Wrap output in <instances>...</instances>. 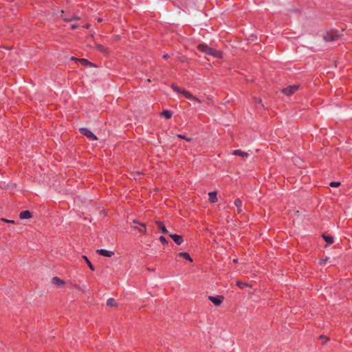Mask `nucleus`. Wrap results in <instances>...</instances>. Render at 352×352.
<instances>
[{
	"mask_svg": "<svg viewBox=\"0 0 352 352\" xmlns=\"http://www.w3.org/2000/svg\"><path fill=\"white\" fill-rule=\"evenodd\" d=\"M197 49L200 52L204 53L206 55H209V56H213L214 58H221L222 57V54L220 51L209 47L206 43L199 44L197 45Z\"/></svg>",
	"mask_w": 352,
	"mask_h": 352,
	"instance_id": "f257e3e1",
	"label": "nucleus"
},
{
	"mask_svg": "<svg viewBox=\"0 0 352 352\" xmlns=\"http://www.w3.org/2000/svg\"><path fill=\"white\" fill-rule=\"evenodd\" d=\"M339 37H340L339 34L333 33V32H326L323 36L324 40L327 42L338 41Z\"/></svg>",
	"mask_w": 352,
	"mask_h": 352,
	"instance_id": "f03ea898",
	"label": "nucleus"
},
{
	"mask_svg": "<svg viewBox=\"0 0 352 352\" xmlns=\"http://www.w3.org/2000/svg\"><path fill=\"white\" fill-rule=\"evenodd\" d=\"M298 85H289L286 88L283 89L282 92L287 96H290L293 94L298 89Z\"/></svg>",
	"mask_w": 352,
	"mask_h": 352,
	"instance_id": "7ed1b4c3",
	"label": "nucleus"
},
{
	"mask_svg": "<svg viewBox=\"0 0 352 352\" xmlns=\"http://www.w3.org/2000/svg\"><path fill=\"white\" fill-rule=\"evenodd\" d=\"M184 97H186V98H188V100H190L192 101H194L195 102H197V103H201V100L194 96L192 94H191L189 91H185V90H182V93H181Z\"/></svg>",
	"mask_w": 352,
	"mask_h": 352,
	"instance_id": "20e7f679",
	"label": "nucleus"
},
{
	"mask_svg": "<svg viewBox=\"0 0 352 352\" xmlns=\"http://www.w3.org/2000/svg\"><path fill=\"white\" fill-rule=\"evenodd\" d=\"M80 131L82 134H83L84 135H85L87 138H88L89 139H92L94 140H96L98 139L97 137L91 131H89L87 128H81L80 129Z\"/></svg>",
	"mask_w": 352,
	"mask_h": 352,
	"instance_id": "39448f33",
	"label": "nucleus"
},
{
	"mask_svg": "<svg viewBox=\"0 0 352 352\" xmlns=\"http://www.w3.org/2000/svg\"><path fill=\"white\" fill-rule=\"evenodd\" d=\"M96 252L98 254L105 257H111L114 254L113 251L107 250L105 249H98L96 250Z\"/></svg>",
	"mask_w": 352,
	"mask_h": 352,
	"instance_id": "423d86ee",
	"label": "nucleus"
},
{
	"mask_svg": "<svg viewBox=\"0 0 352 352\" xmlns=\"http://www.w3.org/2000/svg\"><path fill=\"white\" fill-rule=\"evenodd\" d=\"M170 237L174 241L175 244L181 245L184 242L183 237L181 235H178L176 234H170Z\"/></svg>",
	"mask_w": 352,
	"mask_h": 352,
	"instance_id": "0eeeda50",
	"label": "nucleus"
},
{
	"mask_svg": "<svg viewBox=\"0 0 352 352\" xmlns=\"http://www.w3.org/2000/svg\"><path fill=\"white\" fill-rule=\"evenodd\" d=\"M209 300L215 305L219 306L223 302L222 296H211L208 297Z\"/></svg>",
	"mask_w": 352,
	"mask_h": 352,
	"instance_id": "6e6552de",
	"label": "nucleus"
},
{
	"mask_svg": "<svg viewBox=\"0 0 352 352\" xmlns=\"http://www.w3.org/2000/svg\"><path fill=\"white\" fill-rule=\"evenodd\" d=\"M155 223L157 226V228L163 233V234H168V230L166 229V228L165 227L164 224L163 223V222L162 221H155Z\"/></svg>",
	"mask_w": 352,
	"mask_h": 352,
	"instance_id": "1a4fd4ad",
	"label": "nucleus"
},
{
	"mask_svg": "<svg viewBox=\"0 0 352 352\" xmlns=\"http://www.w3.org/2000/svg\"><path fill=\"white\" fill-rule=\"evenodd\" d=\"M234 204L237 208L238 213H241L243 212V204H242V201L241 199H235L234 201Z\"/></svg>",
	"mask_w": 352,
	"mask_h": 352,
	"instance_id": "9d476101",
	"label": "nucleus"
},
{
	"mask_svg": "<svg viewBox=\"0 0 352 352\" xmlns=\"http://www.w3.org/2000/svg\"><path fill=\"white\" fill-rule=\"evenodd\" d=\"M96 48L98 51L100 52L102 54H107L109 53V49L101 44L96 43Z\"/></svg>",
	"mask_w": 352,
	"mask_h": 352,
	"instance_id": "9b49d317",
	"label": "nucleus"
},
{
	"mask_svg": "<svg viewBox=\"0 0 352 352\" xmlns=\"http://www.w3.org/2000/svg\"><path fill=\"white\" fill-rule=\"evenodd\" d=\"M31 217L32 214L29 210H23L19 214V218L21 219H28Z\"/></svg>",
	"mask_w": 352,
	"mask_h": 352,
	"instance_id": "f8f14e48",
	"label": "nucleus"
},
{
	"mask_svg": "<svg viewBox=\"0 0 352 352\" xmlns=\"http://www.w3.org/2000/svg\"><path fill=\"white\" fill-rule=\"evenodd\" d=\"M140 226H131L133 229L138 230L141 233H145L146 232V227L144 223H140Z\"/></svg>",
	"mask_w": 352,
	"mask_h": 352,
	"instance_id": "ddd939ff",
	"label": "nucleus"
},
{
	"mask_svg": "<svg viewBox=\"0 0 352 352\" xmlns=\"http://www.w3.org/2000/svg\"><path fill=\"white\" fill-rule=\"evenodd\" d=\"M232 154L234 155H239L243 158L245 157H248L249 156V154L246 152H244L241 150H239V149H237V150H234L232 153Z\"/></svg>",
	"mask_w": 352,
	"mask_h": 352,
	"instance_id": "4468645a",
	"label": "nucleus"
},
{
	"mask_svg": "<svg viewBox=\"0 0 352 352\" xmlns=\"http://www.w3.org/2000/svg\"><path fill=\"white\" fill-rule=\"evenodd\" d=\"M209 200L211 203H216L217 201V192H210L208 193Z\"/></svg>",
	"mask_w": 352,
	"mask_h": 352,
	"instance_id": "2eb2a0df",
	"label": "nucleus"
},
{
	"mask_svg": "<svg viewBox=\"0 0 352 352\" xmlns=\"http://www.w3.org/2000/svg\"><path fill=\"white\" fill-rule=\"evenodd\" d=\"M61 17L65 20V21H72L73 20H78L79 19V17L78 16H72L71 17H69V16H66L64 15V12L62 10L61 11Z\"/></svg>",
	"mask_w": 352,
	"mask_h": 352,
	"instance_id": "dca6fc26",
	"label": "nucleus"
},
{
	"mask_svg": "<svg viewBox=\"0 0 352 352\" xmlns=\"http://www.w3.org/2000/svg\"><path fill=\"white\" fill-rule=\"evenodd\" d=\"M52 283H53L54 285H57V286H58V287H61V286H63V285L65 284L64 281H63V280H60V279L59 278H58V277H54V278H52Z\"/></svg>",
	"mask_w": 352,
	"mask_h": 352,
	"instance_id": "f3484780",
	"label": "nucleus"
},
{
	"mask_svg": "<svg viewBox=\"0 0 352 352\" xmlns=\"http://www.w3.org/2000/svg\"><path fill=\"white\" fill-rule=\"evenodd\" d=\"M322 237L325 242L327 243V245H329L333 243V237L331 236H327V235H322Z\"/></svg>",
	"mask_w": 352,
	"mask_h": 352,
	"instance_id": "a211bd4d",
	"label": "nucleus"
},
{
	"mask_svg": "<svg viewBox=\"0 0 352 352\" xmlns=\"http://www.w3.org/2000/svg\"><path fill=\"white\" fill-rule=\"evenodd\" d=\"M178 256L186 260H188L190 262H192V259L191 258L190 254L187 252H179L178 254Z\"/></svg>",
	"mask_w": 352,
	"mask_h": 352,
	"instance_id": "6ab92c4d",
	"label": "nucleus"
},
{
	"mask_svg": "<svg viewBox=\"0 0 352 352\" xmlns=\"http://www.w3.org/2000/svg\"><path fill=\"white\" fill-rule=\"evenodd\" d=\"M82 258L86 261L87 264L88 265L89 267L91 270L94 271L95 270L94 266L92 265L91 261L89 260L87 256L83 255Z\"/></svg>",
	"mask_w": 352,
	"mask_h": 352,
	"instance_id": "aec40b11",
	"label": "nucleus"
},
{
	"mask_svg": "<svg viewBox=\"0 0 352 352\" xmlns=\"http://www.w3.org/2000/svg\"><path fill=\"white\" fill-rule=\"evenodd\" d=\"M107 305L109 307H116L117 306V303L114 298H110L107 301Z\"/></svg>",
	"mask_w": 352,
	"mask_h": 352,
	"instance_id": "412c9836",
	"label": "nucleus"
},
{
	"mask_svg": "<svg viewBox=\"0 0 352 352\" xmlns=\"http://www.w3.org/2000/svg\"><path fill=\"white\" fill-rule=\"evenodd\" d=\"M162 115L164 116L166 119H169L172 116V112L170 110H164L162 112Z\"/></svg>",
	"mask_w": 352,
	"mask_h": 352,
	"instance_id": "4be33fe9",
	"label": "nucleus"
},
{
	"mask_svg": "<svg viewBox=\"0 0 352 352\" xmlns=\"http://www.w3.org/2000/svg\"><path fill=\"white\" fill-rule=\"evenodd\" d=\"M72 59L76 60H78V61L82 62V63H85L86 65H89L91 67L94 66V64H92L91 63H90L89 61H88L87 59H85V58L77 59V58H75L74 57H72Z\"/></svg>",
	"mask_w": 352,
	"mask_h": 352,
	"instance_id": "5701e85b",
	"label": "nucleus"
},
{
	"mask_svg": "<svg viewBox=\"0 0 352 352\" xmlns=\"http://www.w3.org/2000/svg\"><path fill=\"white\" fill-rule=\"evenodd\" d=\"M171 88L173 89V90L177 93H179V94H181L182 90L178 87L177 86H176L175 85H171Z\"/></svg>",
	"mask_w": 352,
	"mask_h": 352,
	"instance_id": "b1692460",
	"label": "nucleus"
},
{
	"mask_svg": "<svg viewBox=\"0 0 352 352\" xmlns=\"http://www.w3.org/2000/svg\"><path fill=\"white\" fill-rule=\"evenodd\" d=\"M177 137H178L179 138H181V139L185 140H186V141H187V142H190V141L192 140V138H187L186 136L183 135H181V134H177Z\"/></svg>",
	"mask_w": 352,
	"mask_h": 352,
	"instance_id": "393cba45",
	"label": "nucleus"
},
{
	"mask_svg": "<svg viewBox=\"0 0 352 352\" xmlns=\"http://www.w3.org/2000/svg\"><path fill=\"white\" fill-rule=\"evenodd\" d=\"M160 241L163 244H168V241L166 239V238L163 236H160L159 237Z\"/></svg>",
	"mask_w": 352,
	"mask_h": 352,
	"instance_id": "a878e982",
	"label": "nucleus"
},
{
	"mask_svg": "<svg viewBox=\"0 0 352 352\" xmlns=\"http://www.w3.org/2000/svg\"><path fill=\"white\" fill-rule=\"evenodd\" d=\"M340 185V183L338 182H331L330 183V186L331 187H338Z\"/></svg>",
	"mask_w": 352,
	"mask_h": 352,
	"instance_id": "bb28decb",
	"label": "nucleus"
},
{
	"mask_svg": "<svg viewBox=\"0 0 352 352\" xmlns=\"http://www.w3.org/2000/svg\"><path fill=\"white\" fill-rule=\"evenodd\" d=\"M237 285L241 288H244L245 286H248V283L237 282Z\"/></svg>",
	"mask_w": 352,
	"mask_h": 352,
	"instance_id": "cd10ccee",
	"label": "nucleus"
},
{
	"mask_svg": "<svg viewBox=\"0 0 352 352\" xmlns=\"http://www.w3.org/2000/svg\"><path fill=\"white\" fill-rule=\"evenodd\" d=\"M3 221L8 223H14V221L13 220L6 219H2Z\"/></svg>",
	"mask_w": 352,
	"mask_h": 352,
	"instance_id": "c85d7f7f",
	"label": "nucleus"
},
{
	"mask_svg": "<svg viewBox=\"0 0 352 352\" xmlns=\"http://www.w3.org/2000/svg\"><path fill=\"white\" fill-rule=\"evenodd\" d=\"M132 223H133L132 226H137V225H140V223H141L139 222L138 220L134 219V220H133Z\"/></svg>",
	"mask_w": 352,
	"mask_h": 352,
	"instance_id": "c756f323",
	"label": "nucleus"
},
{
	"mask_svg": "<svg viewBox=\"0 0 352 352\" xmlns=\"http://www.w3.org/2000/svg\"><path fill=\"white\" fill-rule=\"evenodd\" d=\"M327 259H328L327 258H325V259H321V260L320 261V265L324 264V263H326V261H327Z\"/></svg>",
	"mask_w": 352,
	"mask_h": 352,
	"instance_id": "7c9ffc66",
	"label": "nucleus"
},
{
	"mask_svg": "<svg viewBox=\"0 0 352 352\" xmlns=\"http://www.w3.org/2000/svg\"><path fill=\"white\" fill-rule=\"evenodd\" d=\"M77 27H78V25H75V24H73V25H71V28H72V30L76 29Z\"/></svg>",
	"mask_w": 352,
	"mask_h": 352,
	"instance_id": "2f4dec72",
	"label": "nucleus"
},
{
	"mask_svg": "<svg viewBox=\"0 0 352 352\" xmlns=\"http://www.w3.org/2000/svg\"><path fill=\"white\" fill-rule=\"evenodd\" d=\"M255 102H258V103H261V100L260 98H255Z\"/></svg>",
	"mask_w": 352,
	"mask_h": 352,
	"instance_id": "473e14b6",
	"label": "nucleus"
},
{
	"mask_svg": "<svg viewBox=\"0 0 352 352\" xmlns=\"http://www.w3.org/2000/svg\"><path fill=\"white\" fill-rule=\"evenodd\" d=\"M85 28H87L88 29L89 27H90V25L89 24H86L83 26Z\"/></svg>",
	"mask_w": 352,
	"mask_h": 352,
	"instance_id": "72a5a7b5",
	"label": "nucleus"
},
{
	"mask_svg": "<svg viewBox=\"0 0 352 352\" xmlns=\"http://www.w3.org/2000/svg\"><path fill=\"white\" fill-rule=\"evenodd\" d=\"M168 57V54H164V55L163 56V58H167Z\"/></svg>",
	"mask_w": 352,
	"mask_h": 352,
	"instance_id": "f704fd0d",
	"label": "nucleus"
},
{
	"mask_svg": "<svg viewBox=\"0 0 352 352\" xmlns=\"http://www.w3.org/2000/svg\"><path fill=\"white\" fill-rule=\"evenodd\" d=\"M97 21H98V22L100 23V22H101L102 21V18H98Z\"/></svg>",
	"mask_w": 352,
	"mask_h": 352,
	"instance_id": "c9c22d12",
	"label": "nucleus"
},
{
	"mask_svg": "<svg viewBox=\"0 0 352 352\" xmlns=\"http://www.w3.org/2000/svg\"><path fill=\"white\" fill-rule=\"evenodd\" d=\"M233 262H234V263H236V262H237V259H234V260H233Z\"/></svg>",
	"mask_w": 352,
	"mask_h": 352,
	"instance_id": "e433bc0d",
	"label": "nucleus"
}]
</instances>
